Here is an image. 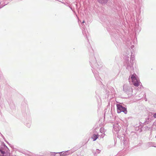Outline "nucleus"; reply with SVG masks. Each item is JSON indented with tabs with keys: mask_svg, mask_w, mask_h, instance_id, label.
I'll return each mask as SVG.
<instances>
[{
	"mask_svg": "<svg viewBox=\"0 0 156 156\" xmlns=\"http://www.w3.org/2000/svg\"><path fill=\"white\" fill-rule=\"evenodd\" d=\"M151 113L154 119V118H156V113Z\"/></svg>",
	"mask_w": 156,
	"mask_h": 156,
	"instance_id": "22",
	"label": "nucleus"
},
{
	"mask_svg": "<svg viewBox=\"0 0 156 156\" xmlns=\"http://www.w3.org/2000/svg\"><path fill=\"white\" fill-rule=\"evenodd\" d=\"M108 0H97L98 1L102 4H106L108 2Z\"/></svg>",
	"mask_w": 156,
	"mask_h": 156,
	"instance_id": "17",
	"label": "nucleus"
},
{
	"mask_svg": "<svg viewBox=\"0 0 156 156\" xmlns=\"http://www.w3.org/2000/svg\"><path fill=\"white\" fill-rule=\"evenodd\" d=\"M123 90L125 93L129 94H131L132 89L131 86L124 84L123 86Z\"/></svg>",
	"mask_w": 156,
	"mask_h": 156,
	"instance_id": "4",
	"label": "nucleus"
},
{
	"mask_svg": "<svg viewBox=\"0 0 156 156\" xmlns=\"http://www.w3.org/2000/svg\"><path fill=\"white\" fill-rule=\"evenodd\" d=\"M155 138H156V136H155Z\"/></svg>",
	"mask_w": 156,
	"mask_h": 156,
	"instance_id": "32",
	"label": "nucleus"
},
{
	"mask_svg": "<svg viewBox=\"0 0 156 156\" xmlns=\"http://www.w3.org/2000/svg\"><path fill=\"white\" fill-rule=\"evenodd\" d=\"M21 108L23 110H28V105L25 102H23Z\"/></svg>",
	"mask_w": 156,
	"mask_h": 156,
	"instance_id": "11",
	"label": "nucleus"
},
{
	"mask_svg": "<svg viewBox=\"0 0 156 156\" xmlns=\"http://www.w3.org/2000/svg\"><path fill=\"white\" fill-rule=\"evenodd\" d=\"M152 127L154 129L156 130V122H154L152 125Z\"/></svg>",
	"mask_w": 156,
	"mask_h": 156,
	"instance_id": "19",
	"label": "nucleus"
},
{
	"mask_svg": "<svg viewBox=\"0 0 156 156\" xmlns=\"http://www.w3.org/2000/svg\"><path fill=\"white\" fill-rule=\"evenodd\" d=\"M62 156H65L69 154H71L73 152L72 151L68 150L63 152Z\"/></svg>",
	"mask_w": 156,
	"mask_h": 156,
	"instance_id": "13",
	"label": "nucleus"
},
{
	"mask_svg": "<svg viewBox=\"0 0 156 156\" xmlns=\"http://www.w3.org/2000/svg\"><path fill=\"white\" fill-rule=\"evenodd\" d=\"M56 152H51V155L52 156H55Z\"/></svg>",
	"mask_w": 156,
	"mask_h": 156,
	"instance_id": "23",
	"label": "nucleus"
},
{
	"mask_svg": "<svg viewBox=\"0 0 156 156\" xmlns=\"http://www.w3.org/2000/svg\"><path fill=\"white\" fill-rule=\"evenodd\" d=\"M63 152H57L56 153V154L55 155V156H62V153Z\"/></svg>",
	"mask_w": 156,
	"mask_h": 156,
	"instance_id": "20",
	"label": "nucleus"
},
{
	"mask_svg": "<svg viewBox=\"0 0 156 156\" xmlns=\"http://www.w3.org/2000/svg\"><path fill=\"white\" fill-rule=\"evenodd\" d=\"M145 101H147V99L146 98L145 99Z\"/></svg>",
	"mask_w": 156,
	"mask_h": 156,
	"instance_id": "28",
	"label": "nucleus"
},
{
	"mask_svg": "<svg viewBox=\"0 0 156 156\" xmlns=\"http://www.w3.org/2000/svg\"><path fill=\"white\" fill-rule=\"evenodd\" d=\"M139 126L136 125L135 127V129L136 131H139V133L142 131V128L143 127V124L141 122H139Z\"/></svg>",
	"mask_w": 156,
	"mask_h": 156,
	"instance_id": "8",
	"label": "nucleus"
},
{
	"mask_svg": "<svg viewBox=\"0 0 156 156\" xmlns=\"http://www.w3.org/2000/svg\"><path fill=\"white\" fill-rule=\"evenodd\" d=\"M92 152L93 153L94 155L95 156L100 153L101 152V150L98 149H96L95 151H93Z\"/></svg>",
	"mask_w": 156,
	"mask_h": 156,
	"instance_id": "16",
	"label": "nucleus"
},
{
	"mask_svg": "<svg viewBox=\"0 0 156 156\" xmlns=\"http://www.w3.org/2000/svg\"><path fill=\"white\" fill-rule=\"evenodd\" d=\"M8 151H9V148L5 145L4 144L3 147L0 149V152L3 154L2 156H5L4 154L5 151L8 152Z\"/></svg>",
	"mask_w": 156,
	"mask_h": 156,
	"instance_id": "7",
	"label": "nucleus"
},
{
	"mask_svg": "<svg viewBox=\"0 0 156 156\" xmlns=\"http://www.w3.org/2000/svg\"><path fill=\"white\" fill-rule=\"evenodd\" d=\"M117 112L119 113L121 112H123L125 114H126L127 113V108L123 106L120 104H117Z\"/></svg>",
	"mask_w": 156,
	"mask_h": 156,
	"instance_id": "3",
	"label": "nucleus"
},
{
	"mask_svg": "<svg viewBox=\"0 0 156 156\" xmlns=\"http://www.w3.org/2000/svg\"><path fill=\"white\" fill-rule=\"evenodd\" d=\"M8 0L9 2V0Z\"/></svg>",
	"mask_w": 156,
	"mask_h": 156,
	"instance_id": "33",
	"label": "nucleus"
},
{
	"mask_svg": "<svg viewBox=\"0 0 156 156\" xmlns=\"http://www.w3.org/2000/svg\"><path fill=\"white\" fill-rule=\"evenodd\" d=\"M82 33L83 35L86 36L87 41L89 42V40L88 39V35L89 33L88 32H87L85 28H83V29L82 30Z\"/></svg>",
	"mask_w": 156,
	"mask_h": 156,
	"instance_id": "10",
	"label": "nucleus"
},
{
	"mask_svg": "<svg viewBox=\"0 0 156 156\" xmlns=\"http://www.w3.org/2000/svg\"><path fill=\"white\" fill-rule=\"evenodd\" d=\"M70 8L73 10L72 8L71 7H70Z\"/></svg>",
	"mask_w": 156,
	"mask_h": 156,
	"instance_id": "27",
	"label": "nucleus"
},
{
	"mask_svg": "<svg viewBox=\"0 0 156 156\" xmlns=\"http://www.w3.org/2000/svg\"><path fill=\"white\" fill-rule=\"evenodd\" d=\"M136 75L135 74L132 75L131 78L133 84L135 86L137 87L139 86V82L135 76Z\"/></svg>",
	"mask_w": 156,
	"mask_h": 156,
	"instance_id": "6",
	"label": "nucleus"
},
{
	"mask_svg": "<svg viewBox=\"0 0 156 156\" xmlns=\"http://www.w3.org/2000/svg\"><path fill=\"white\" fill-rule=\"evenodd\" d=\"M155 143L153 142H148L146 143V145L148 147H156V146H155Z\"/></svg>",
	"mask_w": 156,
	"mask_h": 156,
	"instance_id": "12",
	"label": "nucleus"
},
{
	"mask_svg": "<svg viewBox=\"0 0 156 156\" xmlns=\"http://www.w3.org/2000/svg\"><path fill=\"white\" fill-rule=\"evenodd\" d=\"M134 47V45H132L130 47V48H131V49H133Z\"/></svg>",
	"mask_w": 156,
	"mask_h": 156,
	"instance_id": "24",
	"label": "nucleus"
},
{
	"mask_svg": "<svg viewBox=\"0 0 156 156\" xmlns=\"http://www.w3.org/2000/svg\"><path fill=\"white\" fill-rule=\"evenodd\" d=\"M121 138L122 140L123 139V144L125 146H127V141L126 140H124L125 138H124V135H123L122 136Z\"/></svg>",
	"mask_w": 156,
	"mask_h": 156,
	"instance_id": "15",
	"label": "nucleus"
},
{
	"mask_svg": "<svg viewBox=\"0 0 156 156\" xmlns=\"http://www.w3.org/2000/svg\"><path fill=\"white\" fill-rule=\"evenodd\" d=\"M135 59L134 56L131 55L130 58V61H129L128 59H126V64H125L126 69H128L129 71L131 72L133 71V65L134 63V61Z\"/></svg>",
	"mask_w": 156,
	"mask_h": 156,
	"instance_id": "2",
	"label": "nucleus"
},
{
	"mask_svg": "<svg viewBox=\"0 0 156 156\" xmlns=\"http://www.w3.org/2000/svg\"><path fill=\"white\" fill-rule=\"evenodd\" d=\"M154 119V118L152 116V115L151 114H149L147 117L145 119V121L144 123H143V125H145L148 124L151 122L153 121Z\"/></svg>",
	"mask_w": 156,
	"mask_h": 156,
	"instance_id": "5",
	"label": "nucleus"
},
{
	"mask_svg": "<svg viewBox=\"0 0 156 156\" xmlns=\"http://www.w3.org/2000/svg\"><path fill=\"white\" fill-rule=\"evenodd\" d=\"M144 97H146V94H144Z\"/></svg>",
	"mask_w": 156,
	"mask_h": 156,
	"instance_id": "26",
	"label": "nucleus"
},
{
	"mask_svg": "<svg viewBox=\"0 0 156 156\" xmlns=\"http://www.w3.org/2000/svg\"><path fill=\"white\" fill-rule=\"evenodd\" d=\"M91 138L93 139V140L94 141L96 140L98 138V134H93L92 135Z\"/></svg>",
	"mask_w": 156,
	"mask_h": 156,
	"instance_id": "14",
	"label": "nucleus"
},
{
	"mask_svg": "<svg viewBox=\"0 0 156 156\" xmlns=\"http://www.w3.org/2000/svg\"><path fill=\"white\" fill-rule=\"evenodd\" d=\"M8 3V0H0V8L3 7Z\"/></svg>",
	"mask_w": 156,
	"mask_h": 156,
	"instance_id": "9",
	"label": "nucleus"
},
{
	"mask_svg": "<svg viewBox=\"0 0 156 156\" xmlns=\"http://www.w3.org/2000/svg\"><path fill=\"white\" fill-rule=\"evenodd\" d=\"M88 48L90 53V55L91 56L90 59V63L91 67L92 68V70L94 73L96 80L98 81H100L101 83L102 84V82L101 81V79L100 78L98 72L97 71L100 69L102 67V65L101 64L99 65L97 62L96 58L94 56L93 50L90 45H89Z\"/></svg>",
	"mask_w": 156,
	"mask_h": 156,
	"instance_id": "1",
	"label": "nucleus"
},
{
	"mask_svg": "<svg viewBox=\"0 0 156 156\" xmlns=\"http://www.w3.org/2000/svg\"><path fill=\"white\" fill-rule=\"evenodd\" d=\"M112 40H113V39L112 38Z\"/></svg>",
	"mask_w": 156,
	"mask_h": 156,
	"instance_id": "30",
	"label": "nucleus"
},
{
	"mask_svg": "<svg viewBox=\"0 0 156 156\" xmlns=\"http://www.w3.org/2000/svg\"><path fill=\"white\" fill-rule=\"evenodd\" d=\"M85 22L84 21H83V22L82 23H83Z\"/></svg>",
	"mask_w": 156,
	"mask_h": 156,
	"instance_id": "29",
	"label": "nucleus"
},
{
	"mask_svg": "<svg viewBox=\"0 0 156 156\" xmlns=\"http://www.w3.org/2000/svg\"><path fill=\"white\" fill-rule=\"evenodd\" d=\"M105 135V134H102L101 135H98V138H99L100 139L101 138H103L104 137Z\"/></svg>",
	"mask_w": 156,
	"mask_h": 156,
	"instance_id": "21",
	"label": "nucleus"
},
{
	"mask_svg": "<svg viewBox=\"0 0 156 156\" xmlns=\"http://www.w3.org/2000/svg\"><path fill=\"white\" fill-rule=\"evenodd\" d=\"M140 30H139V31H140Z\"/></svg>",
	"mask_w": 156,
	"mask_h": 156,
	"instance_id": "31",
	"label": "nucleus"
},
{
	"mask_svg": "<svg viewBox=\"0 0 156 156\" xmlns=\"http://www.w3.org/2000/svg\"><path fill=\"white\" fill-rule=\"evenodd\" d=\"M112 36V37L114 38L115 39H117L118 37V35H116L114 34V33H113L111 34Z\"/></svg>",
	"mask_w": 156,
	"mask_h": 156,
	"instance_id": "18",
	"label": "nucleus"
},
{
	"mask_svg": "<svg viewBox=\"0 0 156 156\" xmlns=\"http://www.w3.org/2000/svg\"><path fill=\"white\" fill-rule=\"evenodd\" d=\"M131 76H130L129 77V81H130V79H131Z\"/></svg>",
	"mask_w": 156,
	"mask_h": 156,
	"instance_id": "25",
	"label": "nucleus"
}]
</instances>
